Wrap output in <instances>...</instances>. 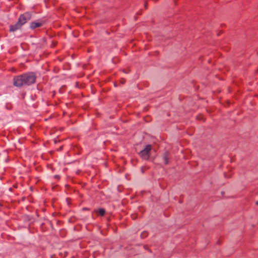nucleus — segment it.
I'll return each mask as SVG.
<instances>
[{
    "instance_id": "11",
    "label": "nucleus",
    "mask_w": 258,
    "mask_h": 258,
    "mask_svg": "<svg viewBox=\"0 0 258 258\" xmlns=\"http://www.w3.org/2000/svg\"><path fill=\"white\" fill-rule=\"evenodd\" d=\"M121 83L122 84H124L125 83V80L124 79H122V80L121 81Z\"/></svg>"
},
{
    "instance_id": "5",
    "label": "nucleus",
    "mask_w": 258,
    "mask_h": 258,
    "mask_svg": "<svg viewBox=\"0 0 258 258\" xmlns=\"http://www.w3.org/2000/svg\"><path fill=\"white\" fill-rule=\"evenodd\" d=\"M22 25V23H21V22L18 20L16 24L10 26V31L11 32H15L20 29Z\"/></svg>"
},
{
    "instance_id": "3",
    "label": "nucleus",
    "mask_w": 258,
    "mask_h": 258,
    "mask_svg": "<svg viewBox=\"0 0 258 258\" xmlns=\"http://www.w3.org/2000/svg\"><path fill=\"white\" fill-rule=\"evenodd\" d=\"M151 150V146H146V147L141 151L139 154L141 157L144 159H148L150 155V151Z\"/></svg>"
},
{
    "instance_id": "12",
    "label": "nucleus",
    "mask_w": 258,
    "mask_h": 258,
    "mask_svg": "<svg viewBox=\"0 0 258 258\" xmlns=\"http://www.w3.org/2000/svg\"><path fill=\"white\" fill-rule=\"evenodd\" d=\"M62 150V147H60L58 149H57V151H60Z\"/></svg>"
},
{
    "instance_id": "4",
    "label": "nucleus",
    "mask_w": 258,
    "mask_h": 258,
    "mask_svg": "<svg viewBox=\"0 0 258 258\" xmlns=\"http://www.w3.org/2000/svg\"><path fill=\"white\" fill-rule=\"evenodd\" d=\"M32 17V14L30 13L27 12L22 15L19 19V21L22 23V25L25 24L28 21L30 20Z\"/></svg>"
},
{
    "instance_id": "10",
    "label": "nucleus",
    "mask_w": 258,
    "mask_h": 258,
    "mask_svg": "<svg viewBox=\"0 0 258 258\" xmlns=\"http://www.w3.org/2000/svg\"><path fill=\"white\" fill-rule=\"evenodd\" d=\"M53 144H57L58 142H59V141H57L56 140H53Z\"/></svg>"
},
{
    "instance_id": "6",
    "label": "nucleus",
    "mask_w": 258,
    "mask_h": 258,
    "mask_svg": "<svg viewBox=\"0 0 258 258\" xmlns=\"http://www.w3.org/2000/svg\"><path fill=\"white\" fill-rule=\"evenodd\" d=\"M43 24L39 22H33L30 24V27L32 29H34L36 28L40 27L42 26Z\"/></svg>"
},
{
    "instance_id": "14",
    "label": "nucleus",
    "mask_w": 258,
    "mask_h": 258,
    "mask_svg": "<svg viewBox=\"0 0 258 258\" xmlns=\"http://www.w3.org/2000/svg\"><path fill=\"white\" fill-rule=\"evenodd\" d=\"M145 7L146 8L147 7V4H145Z\"/></svg>"
},
{
    "instance_id": "2",
    "label": "nucleus",
    "mask_w": 258,
    "mask_h": 258,
    "mask_svg": "<svg viewBox=\"0 0 258 258\" xmlns=\"http://www.w3.org/2000/svg\"><path fill=\"white\" fill-rule=\"evenodd\" d=\"M14 85L16 87H22L25 85L23 75L14 79Z\"/></svg>"
},
{
    "instance_id": "7",
    "label": "nucleus",
    "mask_w": 258,
    "mask_h": 258,
    "mask_svg": "<svg viewBox=\"0 0 258 258\" xmlns=\"http://www.w3.org/2000/svg\"><path fill=\"white\" fill-rule=\"evenodd\" d=\"M105 210L103 209H100L98 211V213L101 216H103L105 214Z\"/></svg>"
},
{
    "instance_id": "1",
    "label": "nucleus",
    "mask_w": 258,
    "mask_h": 258,
    "mask_svg": "<svg viewBox=\"0 0 258 258\" xmlns=\"http://www.w3.org/2000/svg\"><path fill=\"white\" fill-rule=\"evenodd\" d=\"M25 85H29L35 83L36 76L33 73H29L23 75Z\"/></svg>"
},
{
    "instance_id": "8",
    "label": "nucleus",
    "mask_w": 258,
    "mask_h": 258,
    "mask_svg": "<svg viewBox=\"0 0 258 258\" xmlns=\"http://www.w3.org/2000/svg\"><path fill=\"white\" fill-rule=\"evenodd\" d=\"M163 159H164V161L165 164H168L167 154V153H165L164 155Z\"/></svg>"
},
{
    "instance_id": "9",
    "label": "nucleus",
    "mask_w": 258,
    "mask_h": 258,
    "mask_svg": "<svg viewBox=\"0 0 258 258\" xmlns=\"http://www.w3.org/2000/svg\"><path fill=\"white\" fill-rule=\"evenodd\" d=\"M146 235H147V233H146V232H143V233H142V234H141V236H142V237H145L146 236Z\"/></svg>"
},
{
    "instance_id": "13",
    "label": "nucleus",
    "mask_w": 258,
    "mask_h": 258,
    "mask_svg": "<svg viewBox=\"0 0 258 258\" xmlns=\"http://www.w3.org/2000/svg\"><path fill=\"white\" fill-rule=\"evenodd\" d=\"M256 204L258 205V201L256 202Z\"/></svg>"
}]
</instances>
